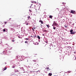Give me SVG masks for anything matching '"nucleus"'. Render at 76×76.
Wrapping results in <instances>:
<instances>
[{"label": "nucleus", "instance_id": "nucleus-1", "mask_svg": "<svg viewBox=\"0 0 76 76\" xmlns=\"http://www.w3.org/2000/svg\"><path fill=\"white\" fill-rule=\"evenodd\" d=\"M6 53H11V51H9L8 50H7L5 51L4 50V51L1 53V54H6Z\"/></svg>", "mask_w": 76, "mask_h": 76}, {"label": "nucleus", "instance_id": "nucleus-2", "mask_svg": "<svg viewBox=\"0 0 76 76\" xmlns=\"http://www.w3.org/2000/svg\"><path fill=\"white\" fill-rule=\"evenodd\" d=\"M53 25L56 26H57V27H58V24H57V23L56 22V21H54Z\"/></svg>", "mask_w": 76, "mask_h": 76}, {"label": "nucleus", "instance_id": "nucleus-3", "mask_svg": "<svg viewBox=\"0 0 76 76\" xmlns=\"http://www.w3.org/2000/svg\"><path fill=\"white\" fill-rule=\"evenodd\" d=\"M19 57V59H18L19 61H22L23 60V58H22L23 57L20 56Z\"/></svg>", "mask_w": 76, "mask_h": 76}, {"label": "nucleus", "instance_id": "nucleus-4", "mask_svg": "<svg viewBox=\"0 0 76 76\" xmlns=\"http://www.w3.org/2000/svg\"><path fill=\"white\" fill-rule=\"evenodd\" d=\"M71 13H73V14H76V12L73 10H71Z\"/></svg>", "mask_w": 76, "mask_h": 76}, {"label": "nucleus", "instance_id": "nucleus-5", "mask_svg": "<svg viewBox=\"0 0 76 76\" xmlns=\"http://www.w3.org/2000/svg\"><path fill=\"white\" fill-rule=\"evenodd\" d=\"M70 34H75V33L74 32V31H73V30H71L70 31Z\"/></svg>", "mask_w": 76, "mask_h": 76}, {"label": "nucleus", "instance_id": "nucleus-6", "mask_svg": "<svg viewBox=\"0 0 76 76\" xmlns=\"http://www.w3.org/2000/svg\"><path fill=\"white\" fill-rule=\"evenodd\" d=\"M34 66H35V67H38V66H39V65H38V64H34Z\"/></svg>", "mask_w": 76, "mask_h": 76}, {"label": "nucleus", "instance_id": "nucleus-7", "mask_svg": "<svg viewBox=\"0 0 76 76\" xmlns=\"http://www.w3.org/2000/svg\"><path fill=\"white\" fill-rule=\"evenodd\" d=\"M16 67V65L15 64H14L12 66V68H15Z\"/></svg>", "mask_w": 76, "mask_h": 76}, {"label": "nucleus", "instance_id": "nucleus-8", "mask_svg": "<svg viewBox=\"0 0 76 76\" xmlns=\"http://www.w3.org/2000/svg\"><path fill=\"white\" fill-rule=\"evenodd\" d=\"M8 47H7L8 48L9 50H12V48H11L10 47V46H9V45H8Z\"/></svg>", "mask_w": 76, "mask_h": 76}, {"label": "nucleus", "instance_id": "nucleus-9", "mask_svg": "<svg viewBox=\"0 0 76 76\" xmlns=\"http://www.w3.org/2000/svg\"><path fill=\"white\" fill-rule=\"evenodd\" d=\"M14 72H19V70L18 69H15Z\"/></svg>", "mask_w": 76, "mask_h": 76}, {"label": "nucleus", "instance_id": "nucleus-10", "mask_svg": "<svg viewBox=\"0 0 76 76\" xmlns=\"http://www.w3.org/2000/svg\"><path fill=\"white\" fill-rule=\"evenodd\" d=\"M52 75V73H50L48 74V76H51Z\"/></svg>", "mask_w": 76, "mask_h": 76}, {"label": "nucleus", "instance_id": "nucleus-11", "mask_svg": "<svg viewBox=\"0 0 76 76\" xmlns=\"http://www.w3.org/2000/svg\"><path fill=\"white\" fill-rule=\"evenodd\" d=\"M37 37L39 39H40V37H39V35H37Z\"/></svg>", "mask_w": 76, "mask_h": 76}, {"label": "nucleus", "instance_id": "nucleus-12", "mask_svg": "<svg viewBox=\"0 0 76 76\" xmlns=\"http://www.w3.org/2000/svg\"><path fill=\"white\" fill-rule=\"evenodd\" d=\"M49 18H50V19H53V16H52V15H50Z\"/></svg>", "mask_w": 76, "mask_h": 76}, {"label": "nucleus", "instance_id": "nucleus-13", "mask_svg": "<svg viewBox=\"0 0 76 76\" xmlns=\"http://www.w3.org/2000/svg\"><path fill=\"white\" fill-rule=\"evenodd\" d=\"M39 22H41V23L42 24H43V21H42L41 20L40 21H39Z\"/></svg>", "mask_w": 76, "mask_h": 76}, {"label": "nucleus", "instance_id": "nucleus-14", "mask_svg": "<svg viewBox=\"0 0 76 76\" xmlns=\"http://www.w3.org/2000/svg\"><path fill=\"white\" fill-rule=\"evenodd\" d=\"M27 18H28V19L29 20V19L30 18H31V17H30V16H29Z\"/></svg>", "mask_w": 76, "mask_h": 76}, {"label": "nucleus", "instance_id": "nucleus-15", "mask_svg": "<svg viewBox=\"0 0 76 76\" xmlns=\"http://www.w3.org/2000/svg\"><path fill=\"white\" fill-rule=\"evenodd\" d=\"M19 56H17L16 57V58L18 59V58H19Z\"/></svg>", "mask_w": 76, "mask_h": 76}, {"label": "nucleus", "instance_id": "nucleus-16", "mask_svg": "<svg viewBox=\"0 0 76 76\" xmlns=\"http://www.w3.org/2000/svg\"><path fill=\"white\" fill-rule=\"evenodd\" d=\"M33 38H34V39H35V34H34V35H33Z\"/></svg>", "mask_w": 76, "mask_h": 76}, {"label": "nucleus", "instance_id": "nucleus-17", "mask_svg": "<svg viewBox=\"0 0 76 76\" xmlns=\"http://www.w3.org/2000/svg\"><path fill=\"white\" fill-rule=\"evenodd\" d=\"M33 61H34V62H36L37 60H33Z\"/></svg>", "mask_w": 76, "mask_h": 76}, {"label": "nucleus", "instance_id": "nucleus-18", "mask_svg": "<svg viewBox=\"0 0 76 76\" xmlns=\"http://www.w3.org/2000/svg\"><path fill=\"white\" fill-rule=\"evenodd\" d=\"M6 69H7V68L5 67L4 70H6Z\"/></svg>", "mask_w": 76, "mask_h": 76}, {"label": "nucleus", "instance_id": "nucleus-19", "mask_svg": "<svg viewBox=\"0 0 76 76\" xmlns=\"http://www.w3.org/2000/svg\"><path fill=\"white\" fill-rule=\"evenodd\" d=\"M46 26H47L48 28H49V27L50 26L49 25H46Z\"/></svg>", "mask_w": 76, "mask_h": 76}, {"label": "nucleus", "instance_id": "nucleus-20", "mask_svg": "<svg viewBox=\"0 0 76 76\" xmlns=\"http://www.w3.org/2000/svg\"><path fill=\"white\" fill-rule=\"evenodd\" d=\"M53 29H54L55 30V29H56V27H53Z\"/></svg>", "mask_w": 76, "mask_h": 76}, {"label": "nucleus", "instance_id": "nucleus-21", "mask_svg": "<svg viewBox=\"0 0 76 76\" xmlns=\"http://www.w3.org/2000/svg\"><path fill=\"white\" fill-rule=\"evenodd\" d=\"M32 30H33V31H35V29L34 28H32Z\"/></svg>", "mask_w": 76, "mask_h": 76}, {"label": "nucleus", "instance_id": "nucleus-22", "mask_svg": "<svg viewBox=\"0 0 76 76\" xmlns=\"http://www.w3.org/2000/svg\"><path fill=\"white\" fill-rule=\"evenodd\" d=\"M25 43H28V41H26L25 42Z\"/></svg>", "mask_w": 76, "mask_h": 76}, {"label": "nucleus", "instance_id": "nucleus-23", "mask_svg": "<svg viewBox=\"0 0 76 76\" xmlns=\"http://www.w3.org/2000/svg\"><path fill=\"white\" fill-rule=\"evenodd\" d=\"M5 31H6V30H5V29H3V31L4 32H5Z\"/></svg>", "mask_w": 76, "mask_h": 76}, {"label": "nucleus", "instance_id": "nucleus-24", "mask_svg": "<svg viewBox=\"0 0 76 76\" xmlns=\"http://www.w3.org/2000/svg\"><path fill=\"white\" fill-rule=\"evenodd\" d=\"M26 24L27 25H28L29 24V23H26Z\"/></svg>", "mask_w": 76, "mask_h": 76}, {"label": "nucleus", "instance_id": "nucleus-25", "mask_svg": "<svg viewBox=\"0 0 76 76\" xmlns=\"http://www.w3.org/2000/svg\"><path fill=\"white\" fill-rule=\"evenodd\" d=\"M18 37L19 38H21V37H20L19 36H18Z\"/></svg>", "mask_w": 76, "mask_h": 76}, {"label": "nucleus", "instance_id": "nucleus-26", "mask_svg": "<svg viewBox=\"0 0 76 76\" xmlns=\"http://www.w3.org/2000/svg\"><path fill=\"white\" fill-rule=\"evenodd\" d=\"M26 40H28L29 38H26Z\"/></svg>", "mask_w": 76, "mask_h": 76}, {"label": "nucleus", "instance_id": "nucleus-27", "mask_svg": "<svg viewBox=\"0 0 76 76\" xmlns=\"http://www.w3.org/2000/svg\"><path fill=\"white\" fill-rule=\"evenodd\" d=\"M43 31H44V32H47V30H44Z\"/></svg>", "mask_w": 76, "mask_h": 76}, {"label": "nucleus", "instance_id": "nucleus-28", "mask_svg": "<svg viewBox=\"0 0 76 76\" xmlns=\"http://www.w3.org/2000/svg\"><path fill=\"white\" fill-rule=\"evenodd\" d=\"M62 4H66V3H64V2L62 3Z\"/></svg>", "mask_w": 76, "mask_h": 76}, {"label": "nucleus", "instance_id": "nucleus-29", "mask_svg": "<svg viewBox=\"0 0 76 76\" xmlns=\"http://www.w3.org/2000/svg\"><path fill=\"white\" fill-rule=\"evenodd\" d=\"M29 12H32V11L31 10H29Z\"/></svg>", "mask_w": 76, "mask_h": 76}, {"label": "nucleus", "instance_id": "nucleus-30", "mask_svg": "<svg viewBox=\"0 0 76 76\" xmlns=\"http://www.w3.org/2000/svg\"><path fill=\"white\" fill-rule=\"evenodd\" d=\"M62 20V22H64V19Z\"/></svg>", "mask_w": 76, "mask_h": 76}, {"label": "nucleus", "instance_id": "nucleus-31", "mask_svg": "<svg viewBox=\"0 0 76 76\" xmlns=\"http://www.w3.org/2000/svg\"><path fill=\"white\" fill-rule=\"evenodd\" d=\"M12 42H14L15 41V40H12Z\"/></svg>", "mask_w": 76, "mask_h": 76}, {"label": "nucleus", "instance_id": "nucleus-32", "mask_svg": "<svg viewBox=\"0 0 76 76\" xmlns=\"http://www.w3.org/2000/svg\"><path fill=\"white\" fill-rule=\"evenodd\" d=\"M43 13H44L45 14H46V12H44Z\"/></svg>", "mask_w": 76, "mask_h": 76}, {"label": "nucleus", "instance_id": "nucleus-33", "mask_svg": "<svg viewBox=\"0 0 76 76\" xmlns=\"http://www.w3.org/2000/svg\"><path fill=\"white\" fill-rule=\"evenodd\" d=\"M47 69L48 70V69H49V67H48V68H47Z\"/></svg>", "mask_w": 76, "mask_h": 76}, {"label": "nucleus", "instance_id": "nucleus-34", "mask_svg": "<svg viewBox=\"0 0 76 76\" xmlns=\"http://www.w3.org/2000/svg\"><path fill=\"white\" fill-rule=\"evenodd\" d=\"M34 1H32V3H34Z\"/></svg>", "mask_w": 76, "mask_h": 76}, {"label": "nucleus", "instance_id": "nucleus-35", "mask_svg": "<svg viewBox=\"0 0 76 76\" xmlns=\"http://www.w3.org/2000/svg\"><path fill=\"white\" fill-rule=\"evenodd\" d=\"M42 35L43 36H45V35H44V34H43Z\"/></svg>", "mask_w": 76, "mask_h": 76}, {"label": "nucleus", "instance_id": "nucleus-36", "mask_svg": "<svg viewBox=\"0 0 76 76\" xmlns=\"http://www.w3.org/2000/svg\"><path fill=\"white\" fill-rule=\"evenodd\" d=\"M37 38V36H36V35H35V38Z\"/></svg>", "mask_w": 76, "mask_h": 76}, {"label": "nucleus", "instance_id": "nucleus-37", "mask_svg": "<svg viewBox=\"0 0 76 76\" xmlns=\"http://www.w3.org/2000/svg\"><path fill=\"white\" fill-rule=\"evenodd\" d=\"M48 70H51V69H48Z\"/></svg>", "mask_w": 76, "mask_h": 76}, {"label": "nucleus", "instance_id": "nucleus-38", "mask_svg": "<svg viewBox=\"0 0 76 76\" xmlns=\"http://www.w3.org/2000/svg\"><path fill=\"white\" fill-rule=\"evenodd\" d=\"M65 26V28H67V26Z\"/></svg>", "mask_w": 76, "mask_h": 76}, {"label": "nucleus", "instance_id": "nucleus-39", "mask_svg": "<svg viewBox=\"0 0 76 76\" xmlns=\"http://www.w3.org/2000/svg\"><path fill=\"white\" fill-rule=\"evenodd\" d=\"M70 23V24H71V23H72V22H70V23Z\"/></svg>", "mask_w": 76, "mask_h": 76}, {"label": "nucleus", "instance_id": "nucleus-40", "mask_svg": "<svg viewBox=\"0 0 76 76\" xmlns=\"http://www.w3.org/2000/svg\"><path fill=\"white\" fill-rule=\"evenodd\" d=\"M45 42H46V43H48V42H47V41H46Z\"/></svg>", "mask_w": 76, "mask_h": 76}, {"label": "nucleus", "instance_id": "nucleus-41", "mask_svg": "<svg viewBox=\"0 0 76 76\" xmlns=\"http://www.w3.org/2000/svg\"><path fill=\"white\" fill-rule=\"evenodd\" d=\"M76 53V52H74V53L75 54V53Z\"/></svg>", "mask_w": 76, "mask_h": 76}, {"label": "nucleus", "instance_id": "nucleus-42", "mask_svg": "<svg viewBox=\"0 0 76 76\" xmlns=\"http://www.w3.org/2000/svg\"><path fill=\"white\" fill-rule=\"evenodd\" d=\"M26 54H27V55H28V53L27 52Z\"/></svg>", "mask_w": 76, "mask_h": 76}, {"label": "nucleus", "instance_id": "nucleus-43", "mask_svg": "<svg viewBox=\"0 0 76 76\" xmlns=\"http://www.w3.org/2000/svg\"><path fill=\"white\" fill-rule=\"evenodd\" d=\"M69 73H70V71H68Z\"/></svg>", "mask_w": 76, "mask_h": 76}, {"label": "nucleus", "instance_id": "nucleus-44", "mask_svg": "<svg viewBox=\"0 0 76 76\" xmlns=\"http://www.w3.org/2000/svg\"><path fill=\"white\" fill-rule=\"evenodd\" d=\"M32 36H31L30 37H32Z\"/></svg>", "mask_w": 76, "mask_h": 76}, {"label": "nucleus", "instance_id": "nucleus-45", "mask_svg": "<svg viewBox=\"0 0 76 76\" xmlns=\"http://www.w3.org/2000/svg\"><path fill=\"white\" fill-rule=\"evenodd\" d=\"M7 23V22H5V23L6 24Z\"/></svg>", "mask_w": 76, "mask_h": 76}, {"label": "nucleus", "instance_id": "nucleus-46", "mask_svg": "<svg viewBox=\"0 0 76 76\" xmlns=\"http://www.w3.org/2000/svg\"><path fill=\"white\" fill-rule=\"evenodd\" d=\"M68 56H70V54H68Z\"/></svg>", "mask_w": 76, "mask_h": 76}, {"label": "nucleus", "instance_id": "nucleus-47", "mask_svg": "<svg viewBox=\"0 0 76 76\" xmlns=\"http://www.w3.org/2000/svg\"><path fill=\"white\" fill-rule=\"evenodd\" d=\"M39 42H40V40H39Z\"/></svg>", "mask_w": 76, "mask_h": 76}, {"label": "nucleus", "instance_id": "nucleus-48", "mask_svg": "<svg viewBox=\"0 0 76 76\" xmlns=\"http://www.w3.org/2000/svg\"><path fill=\"white\" fill-rule=\"evenodd\" d=\"M72 25H74V24H72Z\"/></svg>", "mask_w": 76, "mask_h": 76}, {"label": "nucleus", "instance_id": "nucleus-49", "mask_svg": "<svg viewBox=\"0 0 76 76\" xmlns=\"http://www.w3.org/2000/svg\"><path fill=\"white\" fill-rule=\"evenodd\" d=\"M7 38L6 37H5V38Z\"/></svg>", "mask_w": 76, "mask_h": 76}, {"label": "nucleus", "instance_id": "nucleus-50", "mask_svg": "<svg viewBox=\"0 0 76 76\" xmlns=\"http://www.w3.org/2000/svg\"><path fill=\"white\" fill-rule=\"evenodd\" d=\"M34 29H35V28H34Z\"/></svg>", "mask_w": 76, "mask_h": 76}, {"label": "nucleus", "instance_id": "nucleus-51", "mask_svg": "<svg viewBox=\"0 0 76 76\" xmlns=\"http://www.w3.org/2000/svg\"><path fill=\"white\" fill-rule=\"evenodd\" d=\"M39 72V71H37V72Z\"/></svg>", "mask_w": 76, "mask_h": 76}, {"label": "nucleus", "instance_id": "nucleus-52", "mask_svg": "<svg viewBox=\"0 0 76 76\" xmlns=\"http://www.w3.org/2000/svg\"><path fill=\"white\" fill-rule=\"evenodd\" d=\"M69 48H71V47L70 46L69 47Z\"/></svg>", "mask_w": 76, "mask_h": 76}, {"label": "nucleus", "instance_id": "nucleus-53", "mask_svg": "<svg viewBox=\"0 0 76 76\" xmlns=\"http://www.w3.org/2000/svg\"><path fill=\"white\" fill-rule=\"evenodd\" d=\"M32 5H33V4H31V5L32 6Z\"/></svg>", "mask_w": 76, "mask_h": 76}, {"label": "nucleus", "instance_id": "nucleus-54", "mask_svg": "<svg viewBox=\"0 0 76 76\" xmlns=\"http://www.w3.org/2000/svg\"><path fill=\"white\" fill-rule=\"evenodd\" d=\"M6 45H7V44H6Z\"/></svg>", "mask_w": 76, "mask_h": 76}, {"label": "nucleus", "instance_id": "nucleus-55", "mask_svg": "<svg viewBox=\"0 0 76 76\" xmlns=\"http://www.w3.org/2000/svg\"><path fill=\"white\" fill-rule=\"evenodd\" d=\"M43 75V76H44V75Z\"/></svg>", "mask_w": 76, "mask_h": 76}, {"label": "nucleus", "instance_id": "nucleus-56", "mask_svg": "<svg viewBox=\"0 0 76 76\" xmlns=\"http://www.w3.org/2000/svg\"><path fill=\"white\" fill-rule=\"evenodd\" d=\"M27 61H28V60H27Z\"/></svg>", "mask_w": 76, "mask_h": 76}, {"label": "nucleus", "instance_id": "nucleus-57", "mask_svg": "<svg viewBox=\"0 0 76 76\" xmlns=\"http://www.w3.org/2000/svg\"><path fill=\"white\" fill-rule=\"evenodd\" d=\"M23 70H24V69H23Z\"/></svg>", "mask_w": 76, "mask_h": 76}, {"label": "nucleus", "instance_id": "nucleus-58", "mask_svg": "<svg viewBox=\"0 0 76 76\" xmlns=\"http://www.w3.org/2000/svg\"><path fill=\"white\" fill-rule=\"evenodd\" d=\"M35 2V3H36V2L35 1V2Z\"/></svg>", "mask_w": 76, "mask_h": 76}, {"label": "nucleus", "instance_id": "nucleus-59", "mask_svg": "<svg viewBox=\"0 0 76 76\" xmlns=\"http://www.w3.org/2000/svg\"><path fill=\"white\" fill-rule=\"evenodd\" d=\"M22 31V30H21Z\"/></svg>", "mask_w": 76, "mask_h": 76}, {"label": "nucleus", "instance_id": "nucleus-60", "mask_svg": "<svg viewBox=\"0 0 76 76\" xmlns=\"http://www.w3.org/2000/svg\"><path fill=\"white\" fill-rule=\"evenodd\" d=\"M35 10H37V9H36Z\"/></svg>", "mask_w": 76, "mask_h": 76}, {"label": "nucleus", "instance_id": "nucleus-61", "mask_svg": "<svg viewBox=\"0 0 76 76\" xmlns=\"http://www.w3.org/2000/svg\"><path fill=\"white\" fill-rule=\"evenodd\" d=\"M11 18H10V19H11Z\"/></svg>", "mask_w": 76, "mask_h": 76}, {"label": "nucleus", "instance_id": "nucleus-62", "mask_svg": "<svg viewBox=\"0 0 76 76\" xmlns=\"http://www.w3.org/2000/svg\"><path fill=\"white\" fill-rule=\"evenodd\" d=\"M52 26H53V25H52Z\"/></svg>", "mask_w": 76, "mask_h": 76}, {"label": "nucleus", "instance_id": "nucleus-63", "mask_svg": "<svg viewBox=\"0 0 76 76\" xmlns=\"http://www.w3.org/2000/svg\"><path fill=\"white\" fill-rule=\"evenodd\" d=\"M14 31H15V29H14Z\"/></svg>", "mask_w": 76, "mask_h": 76}]
</instances>
